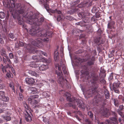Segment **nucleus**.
<instances>
[{
    "mask_svg": "<svg viewBox=\"0 0 124 124\" xmlns=\"http://www.w3.org/2000/svg\"><path fill=\"white\" fill-rule=\"evenodd\" d=\"M35 52L37 54H39L41 55H44L46 56H47V54L45 52H43L42 51L39 50L36 51Z\"/></svg>",
    "mask_w": 124,
    "mask_h": 124,
    "instance_id": "nucleus-20",
    "label": "nucleus"
},
{
    "mask_svg": "<svg viewBox=\"0 0 124 124\" xmlns=\"http://www.w3.org/2000/svg\"><path fill=\"white\" fill-rule=\"evenodd\" d=\"M115 22L114 21H112L108 23V28L112 29L114 28V24Z\"/></svg>",
    "mask_w": 124,
    "mask_h": 124,
    "instance_id": "nucleus-19",
    "label": "nucleus"
},
{
    "mask_svg": "<svg viewBox=\"0 0 124 124\" xmlns=\"http://www.w3.org/2000/svg\"><path fill=\"white\" fill-rule=\"evenodd\" d=\"M65 94L66 96L67 100L69 101L70 103L66 104L65 106H72L73 108H75L76 105H78V106L80 108H84L86 107V105L84 104L82 101L80 99H74L73 101L71 100L70 98V94L68 92H66Z\"/></svg>",
    "mask_w": 124,
    "mask_h": 124,
    "instance_id": "nucleus-2",
    "label": "nucleus"
},
{
    "mask_svg": "<svg viewBox=\"0 0 124 124\" xmlns=\"http://www.w3.org/2000/svg\"><path fill=\"white\" fill-rule=\"evenodd\" d=\"M76 118L78 119V120L79 121H80L81 120L78 117V116H76Z\"/></svg>",
    "mask_w": 124,
    "mask_h": 124,
    "instance_id": "nucleus-63",
    "label": "nucleus"
},
{
    "mask_svg": "<svg viewBox=\"0 0 124 124\" xmlns=\"http://www.w3.org/2000/svg\"><path fill=\"white\" fill-rule=\"evenodd\" d=\"M40 64L39 62H35L33 63V64H30V66L32 67L36 68L39 66Z\"/></svg>",
    "mask_w": 124,
    "mask_h": 124,
    "instance_id": "nucleus-21",
    "label": "nucleus"
},
{
    "mask_svg": "<svg viewBox=\"0 0 124 124\" xmlns=\"http://www.w3.org/2000/svg\"><path fill=\"white\" fill-rule=\"evenodd\" d=\"M121 83L119 81L116 82L113 84V85L110 86L111 90H114L115 92L119 93V91L118 90V88L120 87Z\"/></svg>",
    "mask_w": 124,
    "mask_h": 124,
    "instance_id": "nucleus-6",
    "label": "nucleus"
},
{
    "mask_svg": "<svg viewBox=\"0 0 124 124\" xmlns=\"http://www.w3.org/2000/svg\"><path fill=\"white\" fill-rule=\"evenodd\" d=\"M31 44L32 45H31L30 44L28 45H24V48L27 49V51L30 53H34L35 51L33 46H35L40 48L43 46V45L41 42V39H38L35 40H32L31 41ZM18 45L19 46H23L24 44L23 42L19 41Z\"/></svg>",
    "mask_w": 124,
    "mask_h": 124,
    "instance_id": "nucleus-1",
    "label": "nucleus"
},
{
    "mask_svg": "<svg viewBox=\"0 0 124 124\" xmlns=\"http://www.w3.org/2000/svg\"><path fill=\"white\" fill-rule=\"evenodd\" d=\"M1 99L3 101L6 102L8 101L9 100V97L7 96H5V95L2 97Z\"/></svg>",
    "mask_w": 124,
    "mask_h": 124,
    "instance_id": "nucleus-26",
    "label": "nucleus"
},
{
    "mask_svg": "<svg viewBox=\"0 0 124 124\" xmlns=\"http://www.w3.org/2000/svg\"><path fill=\"white\" fill-rule=\"evenodd\" d=\"M1 54L2 56H3L5 57H6L7 56L6 52L4 49H2V50L1 53Z\"/></svg>",
    "mask_w": 124,
    "mask_h": 124,
    "instance_id": "nucleus-31",
    "label": "nucleus"
},
{
    "mask_svg": "<svg viewBox=\"0 0 124 124\" xmlns=\"http://www.w3.org/2000/svg\"><path fill=\"white\" fill-rule=\"evenodd\" d=\"M40 22H43L44 21V19L43 18L41 17L40 18Z\"/></svg>",
    "mask_w": 124,
    "mask_h": 124,
    "instance_id": "nucleus-61",
    "label": "nucleus"
},
{
    "mask_svg": "<svg viewBox=\"0 0 124 124\" xmlns=\"http://www.w3.org/2000/svg\"><path fill=\"white\" fill-rule=\"evenodd\" d=\"M88 114L91 118H93V113L91 111H89L88 112Z\"/></svg>",
    "mask_w": 124,
    "mask_h": 124,
    "instance_id": "nucleus-36",
    "label": "nucleus"
},
{
    "mask_svg": "<svg viewBox=\"0 0 124 124\" xmlns=\"http://www.w3.org/2000/svg\"><path fill=\"white\" fill-rule=\"evenodd\" d=\"M52 13H57L59 14H61V12L60 10H57V9H55V10L51 9H50L49 10V12Z\"/></svg>",
    "mask_w": 124,
    "mask_h": 124,
    "instance_id": "nucleus-16",
    "label": "nucleus"
},
{
    "mask_svg": "<svg viewBox=\"0 0 124 124\" xmlns=\"http://www.w3.org/2000/svg\"><path fill=\"white\" fill-rule=\"evenodd\" d=\"M110 120H106V122L108 124H112V123H116L117 122V119L114 117H111L110 118Z\"/></svg>",
    "mask_w": 124,
    "mask_h": 124,
    "instance_id": "nucleus-11",
    "label": "nucleus"
},
{
    "mask_svg": "<svg viewBox=\"0 0 124 124\" xmlns=\"http://www.w3.org/2000/svg\"><path fill=\"white\" fill-rule=\"evenodd\" d=\"M98 102H99V101L97 100L96 99H94L93 100V103H95V102H96V103H98Z\"/></svg>",
    "mask_w": 124,
    "mask_h": 124,
    "instance_id": "nucleus-55",
    "label": "nucleus"
},
{
    "mask_svg": "<svg viewBox=\"0 0 124 124\" xmlns=\"http://www.w3.org/2000/svg\"><path fill=\"white\" fill-rule=\"evenodd\" d=\"M118 121H119L121 123V124L122 123L121 122L122 121V120L120 118H119L118 119Z\"/></svg>",
    "mask_w": 124,
    "mask_h": 124,
    "instance_id": "nucleus-64",
    "label": "nucleus"
},
{
    "mask_svg": "<svg viewBox=\"0 0 124 124\" xmlns=\"http://www.w3.org/2000/svg\"><path fill=\"white\" fill-rule=\"evenodd\" d=\"M39 55H33L32 56V58L34 60H35L37 59H38L39 58Z\"/></svg>",
    "mask_w": 124,
    "mask_h": 124,
    "instance_id": "nucleus-37",
    "label": "nucleus"
},
{
    "mask_svg": "<svg viewBox=\"0 0 124 124\" xmlns=\"http://www.w3.org/2000/svg\"><path fill=\"white\" fill-rule=\"evenodd\" d=\"M19 88L20 90V93H23V90L22 89H21V86H20L19 87Z\"/></svg>",
    "mask_w": 124,
    "mask_h": 124,
    "instance_id": "nucleus-58",
    "label": "nucleus"
},
{
    "mask_svg": "<svg viewBox=\"0 0 124 124\" xmlns=\"http://www.w3.org/2000/svg\"><path fill=\"white\" fill-rule=\"evenodd\" d=\"M61 19L62 18L61 16H58L57 18V20L58 21H60L61 20Z\"/></svg>",
    "mask_w": 124,
    "mask_h": 124,
    "instance_id": "nucleus-50",
    "label": "nucleus"
},
{
    "mask_svg": "<svg viewBox=\"0 0 124 124\" xmlns=\"http://www.w3.org/2000/svg\"><path fill=\"white\" fill-rule=\"evenodd\" d=\"M94 57L93 56H90L87 59L88 61L87 64L88 65L90 66L94 64Z\"/></svg>",
    "mask_w": 124,
    "mask_h": 124,
    "instance_id": "nucleus-10",
    "label": "nucleus"
},
{
    "mask_svg": "<svg viewBox=\"0 0 124 124\" xmlns=\"http://www.w3.org/2000/svg\"><path fill=\"white\" fill-rule=\"evenodd\" d=\"M12 74H11L10 73V72L9 71V72H7L6 74V75L8 78H12L13 77L11 75H12Z\"/></svg>",
    "mask_w": 124,
    "mask_h": 124,
    "instance_id": "nucleus-39",
    "label": "nucleus"
},
{
    "mask_svg": "<svg viewBox=\"0 0 124 124\" xmlns=\"http://www.w3.org/2000/svg\"><path fill=\"white\" fill-rule=\"evenodd\" d=\"M7 59V61L8 62L9 64H11V62L8 56H6L5 57Z\"/></svg>",
    "mask_w": 124,
    "mask_h": 124,
    "instance_id": "nucleus-45",
    "label": "nucleus"
},
{
    "mask_svg": "<svg viewBox=\"0 0 124 124\" xmlns=\"http://www.w3.org/2000/svg\"><path fill=\"white\" fill-rule=\"evenodd\" d=\"M3 86L1 84H0V89L3 88Z\"/></svg>",
    "mask_w": 124,
    "mask_h": 124,
    "instance_id": "nucleus-60",
    "label": "nucleus"
},
{
    "mask_svg": "<svg viewBox=\"0 0 124 124\" xmlns=\"http://www.w3.org/2000/svg\"><path fill=\"white\" fill-rule=\"evenodd\" d=\"M5 95V93L3 91H0V96L2 97Z\"/></svg>",
    "mask_w": 124,
    "mask_h": 124,
    "instance_id": "nucleus-48",
    "label": "nucleus"
},
{
    "mask_svg": "<svg viewBox=\"0 0 124 124\" xmlns=\"http://www.w3.org/2000/svg\"><path fill=\"white\" fill-rule=\"evenodd\" d=\"M85 121L86 123L84 124H92L91 122L88 119H85Z\"/></svg>",
    "mask_w": 124,
    "mask_h": 124,
    "instance_id": "nucleus-33",
    "label": "nucleus"
},
{
    "mask_svg": "<svg viewBox=\"0 0 124 124\" xmlns=\"http://www.w3.org/2000/svg\"><path fill=\"white\" fill-rule=\"evenodd\" d=\"M7 66H8V67H9V71L10 70H11L12 71V72H13L14 74L15 73V70L11 65H9L8 64H7Z\"/></svg>",
    "mask_w": 124,
    "mask_h": 124,
    "instance_id": "nucleus-30",
    "label": "nucleus"
},
{
    "mask_svg": "<svg viewBox=\"0 0 124 124\" xmlns=\"http://www.w3.org/2000/svg\"><path fill=\"white\" fill-rule=\"evenodd\" d=\"M104 94L106 98L108 99L109 98V93L107 89L104 90Z\"/></svg>",
    "mask_w": 124,
    "mask_h": 124,
    "instance_id": "nucleus-27",
    "label": "nucleus"
},
{
    "mask_svg": "<svg viewBox=\"0 0 124 124\" xmlns=\"http://www.w3.org/2000/svg\"><path fill=\"white\" fill-rule=\"evenodd\" d=\"M39 96L37 95H34L31 96L28 99L29 103L33 105L38 104L40 101V99H39Z\"/></svg>",
    "mask_w": 124,
    "mask_h": 124,
    "instance_id": "nucleus-5",
    "label": "nucleus"
},
{
    "mask_svg": "<svg viewBox=\"0 0 124 124\" xmlns=\"http://www.w3.org/2000/svg\"><path fill=\"white\" fill-rule=\"evenodd\" d=\"M114 102L115 105L116 106H118L119 105V102L116 99H114Z\"/></svg>",
    "mask_w": 124,
    "mask_h": 124,
    "instance_id": "nucleus-40",
    "label": "nucleus"
},
{
    "mask_svg": "<svg viewBox=\"0 0 124 124\" xmlns=\"http://www.w3.org/2000/svg\"><path fill=\"white\" fill-rule=\"evenodd\" d=\"M66 18L69 20H71L72 18V17L70 16H67L66 17Z\"/></svg>",
    "mask_w": 124,
    "mask_h": 124,
    "instance_id": "nucleus-52",
    "label": "nucleus"
},
{
    "mask_svg": "<svg viewBox=\"0 0 124 124\" xmlns=\"http://www.w3.org/2000/svg\"><path fill=\"white\" fill-rule=\"evenodd\" d=\"M28 91L30 93L32 94L35 93H36L37 92L36 88L32 87H30L28 89Z\"/></svg>",
    "mask_w": 124,
    "mask_h": 124,
    "instance_id": "nucleus-13",
    "label": "nucleus"
},
{
    "mask_svg": "<svg viewBox=\"0 0 124 124\" xmlns=\"http://www.w3.org/2000/svg\"><path fill=\"white\" fill-rule=\"evenodd\" d=\"M58 53L57 50H56L54 53V58L55 61H56L58 57Z\"/></svg>",
    "mask_w": 124,
    "mask_h": 124,
    "instance_id": "nucleus-25",
    "label": "nucleus"
},
{
    "mask_svg": "<svg viewBox=\"0 0 124 124\" xmlns=\"http://www.w3.org/2000/svg\"><path fill=\"white\" fill-rule=\"evenodd\" d=\"M18 23L19 24H21L23 23V21L21 20L20 19H18Z\"/></svg>",
    "mask_w": 124,
    "mask_h": 124,
    "instance_id": "nucleus-51",
    "label": "nucleus"
},
{
    "mask_svg": "<svg viewBox=\"0 0 124 124\" xmlns=\"http://www.w3.org/2000/svg\"><path fill=\"white\" fill-rule=\"evenodd\" d=\"M9 86L11 88L13 91L14 92H15V90L14 89V86L13 85V84L12 83H11L9 84Z\"/></svg>",
    "mask_w": 124,
    "mask_h": 124,
    "instance_id": "nucleus-38",
    "label": "nucleus"
},
{
    "mask_svg": "<svg viewBox=\"0 0 124 124\" xmlns=\"http://www.w3.org/2000/svg\"><path fill=\"white\" fill-rule=\"evenodd\" d=\"M48 68V67L47 65L43 64L39 67V69L40 70L44 71L46 70Z\"/></svg>",
    "mask_w": 124,
    "mask_h": 124,
    "instance_id": "nucleus-14",
    "label": "nucleus"
},
{
    "mask_svg": "<svg viewBox=\"0 0 124 124\" xmlns=\"http://www.w3.org/2000/svg\"><path fill=\"white\" fill-rule=\"evenodd\" d=\"M32 76H35L37 77H39V75L34 71L29 70L28 72Z\"/></svg>",
    "mask_w": 124,
    "mask_h": 124,
    "instance_id": "nucleus-18",
    "label": "nucleus"
},
{
    "mask_svg": "<svg viewBox=\"0 0 124 124\" xmlns=\"http://www.w3.org/2000/svg\"><path fill=\"white\" fill-rule=\"evenodd\" d=\"M8 37L11 39H13L14 38L15 36L13 33H10L9 34Z\"/></svg>",
    "mask_w": 124,
    "mask_h": 124,
    "instance_id": "nucleus-41",
    "label": "nucleus"
},
{
    "mask_svg": "<svg viewBox=\"0 0 124 124\" xmlns=\"http://www.w3.org/2000/svg\"><path fill=\"white\" fill-rule=\"evenodd\" d=\"M119 108L120 110H122L124 108V107L123 105H121L119 106Z\"/></svg>",
    "mask_w": 124,
    "mask_h": 124,
    "instance_id": "nucleus-57",
    "label": "nucleus"
},
{
    "mask_svg": "<svg viewBox=\"0 0 124 124\" xmlns=\"http://www.w3.org/2000/svg\"><path fill=\"white\" fill-rule=\"evenodd\" d=\"M43 40L44 41L47 42L49 40V39L47 38H45L43 39Z\"/></svg>",
    "mask_w": 124,
    "mask_h": 124,
    "instance_id": "nucleus-53",
    "label": "nucleus"
},
{
    "mask_svg": "<svg viewBox=\"0 0 124 124\" xmlns=\"http://www.w3.org/2000/svg\"><path fill=\"white\" fill-rule=\"evenodd\" d=\"M64 66L62 68V70L64 72V73H66V67L65 65H63Z\"/></svg>",
    "mask_w": 124,
    "mask_h": 124,
    "instance_id": "nucleus-46",
    "label": "nucleus"
},
{
    "mask_svg": "<svg viewBox=\"0 0 124 124\" xmlns=\"http://www.w3.org/2000/svg\"><path fill=\"white\" fill-rule=\"evenodd\" d=\"M6 7L9 8H10V10L11 11V7H12V6H11L10 5L9 1L7 2L6 3Z\"/></svg>",
    "mask_w": 124,
    "mask_h": 124,
    "instance_id": "nucleus-35",
    "label": "nucleus"
},
{
    "mask_svg": "<svg viewBox=\"0 0 124 124\" xmlns=\"http://www.w3.org/2000/svg\"><path fill=\"white\" fill-rule=\"evenodd\" d=\"M42 95L44 96V97H49V96L48 95L47 93L46 92H43L42 93Z\"/></svg>",
    "mask_w": 124,
    "mask_h": 124,
    "instance_id": "nucleus-43",
    "label": "nucleus"
},
{
    "mask_svg": "<svg viewBox=\"0 0 124 124\" xmlns=\"http://www.w3.org/2000/svg\"><path fill=\"white\" fill-rule=\"evenodd\" d=\"M10 2L12 7H11V11H15L17 12V14H22L24 12V10L22 8L20 7V3L15 4L13 0H11Z\"/></svg>",
    "mask_w": 124,
    "mask_h": 124,
    "instance_id": "nucleus-4",
    "label": "nucleus"
},
{
    "mask_svg": "<svg viewBox=\"0 0 124 124\" xmlns=\"http://www.w3.org/2000/svg\"><path fill=\"white\" fill-rule=\"evenodd\" d=\"M25 82L27 84L31 85L34 84L35 80L32 78H26L25 80Z\"/></svg>",
    "mask_w": 124,
    "mask_h": 124,
    "instance_id": "nucleus-9",
    "label": "nucleus"
},
{
    "mask_svg": "<svg viewBox=\"0 0 124 124\" xmlns=\"http://www.w3.org/2000/svg\"><path fill=\"white\" fill-rule=\"evenodd\" d=\"M19 96L18 99L20 101L23 100V96L22 93H19Z\"/></svg>",
    "mask_w": 124,
    "mask_h": 124,
    "instance_id": "nucleus-34",
    "label": "nucleus"
},
{
    "mask_svg": "<svg viewBox=\"0 0 124 124\" xmlns=\"http://www.w3.org/2000/svg\"><path fill=\"white\" fill-rule=\"evenodd\" d=\"M3 117L4 119L6 120L7 121H10L11 119V117L9 116H3Z\"/></svg>",
    "mask_w": 124,
    "mask_h": 124,
    "instance_id": "nucleus-32",
    "label": "nucleus"
},
{
    "mask_svg": "<svg viewBox=\"0 0 124 124\" xmlns=\"http://www.w3.org/2000/svg\"><path fill=\"white\" fill-rule=\"evenodd\" d=\"M101 82V83L103 82L104 84H105L106 83V81L104 79H102Z\"/></svg>",
    "mask_w": 124,
    "mask_h": 124,
    "instance_id": "nucleus-59",
    "label": "nucleus"
},
{
    "mask_svg": "<svg viewBox=\"0 0 124 124\" xmlns=\"http://www.w3.org/2000/svg\"><path fill=\"white\" fill-rule=\"evenodd\" d=\"M113 73H112L110 74L109 76V79L110 80L112 79L113 78Z\"/></svg>",
    "mask_w": 124,
    "mask_h": 124,
    "instance_id": "nucleus-49",
    "label": "nucleus"
},
{
    "mask_svg": "<svg viewBox=\"0 0 124 124\" xmlns=\"http://www.w3.org/2000/svg\"><path fill=\"white\" fill-rule=\"evenodd\" d=\"M26 113L24 115V117L27 121H30L31 120V117L30 115L28 112L27 111H26Z\"/></svg>",
    "mask_w": 124,
    "mask_h": 124,
    "instance_id": "nucleus-12",
    "label": "nucleus"
},
{
    "mask_svg": "<svg viewBox=\"0 0 124 124\" xmlns=\"http://www.w3.org/2000/svg\"><path fill=\"white\" fill-rule=\"evenodd\" d=\"M98 77L97 76L94 75L93 76V80L91 81V82L93 84H95L98 80Z\"/></svg>",
    "mask_w": 124,
    "mask_h": 124,
    "instance_id": "nucleus-17",
    "label": "nucleus"
},
{
    "mask_svg": "<svg viewBox=\"0 0 124 124\" xmlns=\"http://www.w3.org/2000/svg\"><path fill=\"white\" fill-rule=\"evenodd\" d=\"M56 73L57 75L58 78L59 79H60V80H62L63 79V78L62 76V73H61L60 71L56 70Z\"/></svg>",
    "mask_w": 124,
    "mask_h": 124,
    "instance_id": "nucleus-22",
    "label": "nucleus"
},
{
    "mask_svg": "<svg viewBox=\"0 0 124 124\" xmlns=\"http://www.w3.org/2000/svg\"><path fill=\"white\" fill-rule=\"evenodd\" d=\"M57 68H58V70L59 71H60L61 70V69L60 67L59 66H58L57 67Z\"/></svg>",
    "mask_w": 124,
    "mask_h": 124,
    "instance_id": "nucleus-62",
    "label": "nucleus"
},
{
    "mask_svg": "<svg viewBox=\"0 0 124 124\" xmlns=\"http://www.w3.org/2000/svg\"><path fill=\"white\" fill-rule=\"evenodd\" d=\"M39 18L38 17H34L32 16L30 18L28 19L26 21V22L30 24H34L35 25H39L38 24Z\"/></svg>",
    "mask_w": 124,
    "mask_h": 124,
    "instance_id": "nucleus-7",
    "label": "nucleus"
},
{
    "mask_svg": "<svg viewBox=\"0 0 124 124\" xmlns=\"http://www.w3.org/2000/svg\"><path fill=\"white\" fill-rule=\"evenodd\" d=\"M7 66V65L2 68V70L3 72H6L7 70L9 71V67Z\"/></svg>",
    "mask_w": 124,
    "mask_h": 124,
    "instance_id": "nucleus-24",
    "label": "nucleus"
},
{
    "mask_svg": "<svg viewBox=\"0 0 124 124\" xmlns=\"http://www.w3.org/2000/svg\"><path fill=\"white\" fill-rule=\"evenodd\" d=\"M3 60L5 64H6V63L7 62V59L6 58H5L3 57Z\"/></svg>",
    "mask_w": 124,
    "mask_h": 124,
    "instance_id": "nucleus-56",
    "label": "nucleus"
},
{
    "mask_svg": "<svg viewBox=\"0 0 124 124\" xmlns=\"http://www.w3.org/2000/svg\"><path fill=\"white\" fill-rule=\"evenodd\" d=\"M5 16L4 13L2 12H0V18L1 19L4 18Z\"/></svg>",
    "mask_w": 124,
    "mask_h": 124,
    "instance_id": "nucleus-29",
    "label": "nucleus"
},
{
    "mask_svg": "<svg viewBox=\"0 0 124 124\" xmlns=\"http://www.w3.org/2000/svg\"><path fill=\"white\" fill-rule=\"evenodd\" d=\"M95 17L94 16H93L91 19V20L92 21L94 22L95 20Z\"/></svg>",
    "mask_w": 124,
    "mask_h": 124,
    "instance_id": "nucleus-54",
    "label": "nucleus"
},
{
    "mask_svg": "<svg viewBox=\"0 0 124 124\" xmlns=\"http://www.w3.org/2000/svg\"><path fill=\"white\" fill-rule=\"evenodd\" d=\"M45 8L46 10L48 12H49V6L47 4L45 5H44Z\"/></svg>",
    "mask_w": 124,
    "mask_h": 124,
    "instance_id": "nucleus-42",
    "label": "nucleus"
},
{
    "mask_svg": "<svg viewBox=\"0 0 124 124\" xmlns=\"http://www.w3.org/2000/svg\"><path fill=\"white\" fill-rule=\"evenodd\" d=\"M103 112L104 116L108 117L110 115V113L108 110L107 108H104L103 109Z\"/></svg>",
    "mask_w": 124,
    "mask_h": 124,
    "instance_id": "nucleus-15",
    "label": "nucleus"
},
{
    "mask_svg": "<svg viewBox=\"0 0 124 124\" xmlns=\"http://www.w3.org/2000/svg\"><path fill=\"white\" fill-rule=\"evenodd\" d=\"M83 22H79L81 23H80V25L81 26L85 25V24H84V23H87L88 21L87 20V19L85 17L83 18Z\"/></svg>",
    "mask_w": 124,
    "mask_h": 124,
    "instance_id": "nucleus-23",
    "label": "nucleus"
},
{
    "mask_svg": "<svg viewBox=\"0 0 124 124\" xmlns=\"http://www.w3.org/2000/svg\"><path fill=\"white\" fill-rule=\"evenodd\" d=\"M81 72L82 73V75H84L85 76H87V77H89V72L87 71H85L84 72H83V70H81Z\"/></svg>",
    "mask_w": 124,
    "mask_h": 124,
    "instance_id": "nucleus-28",
    "label": "nucleus"
},
{
    "mask_svg": "<svg viewBox=\"0 0 124 124\" xmlns=\"http://www.w3.org/2000/svg\"><path fill=\"white\" fill-rule=\"evenodd\" d=\"M91 3L90 2H87L85 3V6H86L87 7H89L90 5H91Z\"/></svg>",
    "mask_w": 124,
    "mask_h": 124,
    "instance_id": "nucleus-47",
    "label": "nucleus"
},
{
    "mask_svg": "<svg viewBox=\"0 0 124 124\" xmlns=\"http://www.w3.org/2000/svg\"><path fill=\"white\" fill-rule=\"evenodd\" d=\"M97 88V87H95L94 90H90V89L87 90L86 91H83V94H84L85 96H86V97L87 98L88 97V96H87V95H90L92 94H94L96 92V89Z\"/></svg>",
    "mask_w": 124,
    "mask_h": 124,
    "instance_id": "nucleus-8",
    "label": "nucleus"
},
{
    "mask_svg": "<svg viewBox=\"0 0 124 124\" xmlns=\"http://www.w3.org/2000/svg\"><path fill=\"white\" fill-rule=\"evenodd\" d=\"M27 31L31 35L38 37H45L46 36H49L48 34V32H46L45 34H43V32L40 31L39 29V27H36L35 28L30 29L29 30H27Z\"/></svg>",
    "mask_w": 124,
    "mask_h": 124,
    "instance_id": "nucleus-3",
    "label": "nucleus"
},
{
    "mask_svg": "<svg viewBox=\"0 0 124 124\" xmlns=\"http://www.w3.org/2000/svg\"><path fill=\"white\" fill-rule=\"evenodd\" d=\"M9 56L11 59H12L14 57V55L13 53H10L9 54Z\"/></svg>",
    "mask_w": 124,
    "mask_h": 124,
    "instance_id": "nucleus-44",
    "label": "nucleus"
}]
</instances>
